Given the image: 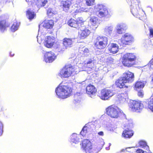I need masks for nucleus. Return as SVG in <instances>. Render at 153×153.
<instances>
[{
    "instance_id": "obj_55",
    "label": "nucleus",
    "mask_w": 153,
    "mask_h": 153,
    "mask_svg": "<svg viewBox=\"0 0 153 153\" xmlns=\"http://www.w3.org/2000/svg\"><path fill=\"white\" fill-rule=\"evenodd\" d=\"M106 149L107 150H109L110 149L109 147H106Z\"/></svg>"
},
{
    "instance_id": "obj_39",
    "label": "nucleus",
    "mask_w": 153,
    "mask_h": 153,
    "mask_svg": "<svg viewBox=\"0 0 153 153\" xmlns=\"http://www.w3.org/2000/svg\"><path fill=\"white\" fill-rule=\"evenodd\" d=\"M94 3V0H86L85 4L87 6L93 5Z\"/></svg>"
},
{
    "instance_id": "obj_44",
    "label": "nucleus",
    "mask_w": 153,
    "mask_h": 153,
    "mask_svg": "<svg viewBox=\"0 0 153 153\" xmlns=\"http://www.w3.org/2000/svg\"><path fill=\"white\" fill-rule=\"evenodd\" d=\"M114 59L111 57H109L107 59V62L108 63L112 64L113 63Z\"/></svg>"
},
{
    "instance_id": "obj_51",
    "label": "nucleus",
    "mask_w": 153,
    "mask_h": 153,
    "mask_svg": "<svg viewBox=\"0 0 153 153\" xmlns=\"http://www.w3.org/2000/svg\"><path fill=\"white\" fill-rule=\"evenodd\" d=\"M82 1V0H76V2H77L78 4L81 2Z\"/></svg>"
},
{
    "instance_id": "obj_52",
    "label": "nucleus",
    "mask_w": 153,
    "mask_h": 153,
    "mask_svg": "<svg viewBox=\"0 0 153 153\" xmlns=\"http://www.w3.org/2000/svg\"><path fill=\"white\" fill-rule=\"evenodd\" d=\"M78 94H75V95H74V98H75H75H77V97H78Z\"/></svg>"
},
{
    "instance_id": "obj_28",
    "label": "nucleus",
    "mask_w": 153,
    "mask_h": 153,
    "mask_svg": "<svg viewBox=\"0 0 153 153\" xmlns=\"http://www.w3.org/2000/svg\"><path fill=\"white\" fill-rule=\"evenodd\" d=\"M53 25V22L52 20H45L43 23V26L45 28L49 29L52 28Z\"/></svg>"
},
{
    "instance_id": "obj_41",
    "label": "nucleus",
    "mask_w": 153,
    "mask_h": 153,
    "mask_svg": "<svg viewBox=\"0 0 153 153\" xmlns=\"http://www.w3.org/2000/svg\"><path fill=\"white\" fill-rule=\"evenodd\" d=\"M149 36L150 38L153 37V29L152 28H149Z\"/></svg>"
},
{
    "instance_id": "obj_23",
    "label": "nucleus",
    "mask_w": 153,
    "mask_h": 153,
    "mask_svg": "<svg viewBox=\"0 0 153 153\" xmlns=\"http://www.w3.org/2000/svg\"><path fill=\"white\" fill-rule=\"evenodd\" d=\"M71 143L72 145L73 144H78L80 140V135L76 133H74L71 136Z\"/></svg>"
},
{
    "instance_id": "obj_10",
    "label": "nucleus",
    "mask_w": 153,
    "mask_h": 153,
    "mask_svg": "<svg viewBox=\"0 0 153 153\" xmlns=\"http://www.w3.org/2000/svg\"><path fill=\"white\" fill-rule=\"evenodd\" d=\"M134 40V38L131 34L126 33L122 36L121 39L118 40V42L121 46L123 44L128 45Z\"/></svg>"
},
{
    "instance_id": "obj_42",
    "label": "nucleus",
    "mask_w": 153,
    "mask_h": 153,
    "mask_svg": "<svg viewBox=\"0 0 153 153\" xmlns=\"http://www.w3.org/2000/svg\"><path fill=\"white\" fill-rule=\"evenodd\" d=\"M148 66H150V68L153 69V58L150 61L148 64Z\"/></svg>"
},
{
    "instance_id": "obj_38",
    "label": "nucleus",
    "mask_w": 153,
    "mask_h": 153,
    "mask_svg": "<svg viewBox=\"0 0 153 153\" xmlns=\"http://www.w3.org/2000/svg\"><path fill=\"white\" fill-rule=\"evenodd\" d=\"M77 24L79 25V28L80 27L82 26H84V25L83 20L81 18H78L77 20Z\"/></svg>"
},
{
    "instance_id": "obj_27",
    "label": "nucleus",
    "mask_w": 153,
    "mask_h": 153,
    "mask_svg": "<svg viewBox=\"0 0 153 153\" xmlns=\"http://www.w3.org/2000/svg\"><path fill=\"white\" fill-rule=\"evenodd\" d=\"M98 19L97 17L96 16H92L91 17L89 22L90 24L94 27L95 29L98 26Z\"/></svg>"
},
{
    "instance_id": "obj_30",
    "label": "nucleus",
    "mask_w": 153,
    "mask_h": 153,
    "mask_svg": "<svg viewBox=\"0 0 153 153\" xmlns=\"http://www.w3.org/2000/svg\"><path fill=\"white\" fill-rule=\"evenodd\" d=\"M128 97L127 93L125 92L119 94L117 96L119 101L120 103H123L126 101V99Z\"/></svg>"
},
{
    "instance_id": "obj_35",
    "label": "nucleus",
    "mask_w": 153,
    "mask_h": 153,
    "mask_svg": "<svg viewBox=\"0 0 153 153\" xmlns=\"http://www.w3.org/2000/svg\"><path fill=\"white\" fill-rule=\"evenodd\" d=\"M57 12L54 9L49 8L47 11V15L50 17L53 16L54 15L56 14Z\"/></svg>"
},
{
    "instance_id": "obj_26",
    "label": "nucleus",
    "mask_w": 153,
    "mask_h": 153,
    "mask_svg": "<svg viewBox=\"0 0 153 153\" xmlns=\"http://www.w3.org/2000/svg\"><path fill=\"white\" fill-rule=\"evenodd\" d=\"M108 48L109 51L113 53H117L118 51V46L115 43L109 44L108 46Z\"/></svg>"
},
{
    "instance_id": "obj_11",
    "label": "nucleus",
    "mask_w": 153,
    "mask_h": 153,
    "mask_svg": "<svg viewBox=\"0 0 153 153\" xmlns=\"http://www.w3.org/2000/svg\"><path fill=\"white\" fill-rule=\"evenodd\" d=\"M114 94V91L109 89L105 88L101 91L100 97L102 100H106Z\"/></svg>"
},
{
    "instance_id": "obj_47",
    "label": "nucleus",
    "mask_w": 153,
    "mask_h": 153,
    "mask_svg": "<svg viewBox=\"0 0 153 153\" xmlns=\"http://www.w3.org/2000/svg\"><path fill=\"white\" fill-rule=\"evenodd\" d=\"M3 128V125L1 122L0 121V132L2 131V129Z\"/></svg>"
},
{
    "instance_id": "obj_22",
    "label": "nucleus",
    "mask_w": 153,
    "mask_h": 153,
    "mask_svg": "<svg viewBox=\"0 0 153 153\" xmlns=\"http://www.w3.org/2000/svg\"><path fill=\"white\" fill-rule=\"evenodd\" d=\"M86 91L87 93L93 98L95 96L97 90L93 85H89L87 87Z\"/></svg>"
},
{
    "instance_id": "obj_57",
    "label": "nucleus",
    "mask_w": 153,
    "mask_h": 153,
    "mask_svg": "<svg viewBox=\"0 0 153 153\" xmlns=\"http://www.w3.org/2000/svg\"><path fill=\"white\" fill-rule=\"evenodd\" d=\"M79 99H80V97H79Z\"/></svg>"
},
{
    "instance_id": "obj_21",
    "label": "nucleus",
    "mask_w": 153,
    "mask_h": 153,
    "mask_svg": "<svg viewBox=\"0 0 153 153\" xmlns=\"http://www.w3.org/2000/svg\"><path fill=\"white\" fill-rule=\"evenodd\" d=\"M113 29L114 27L112 25L106 26L103 29L104 34L108 37H116L112 34Z\"/></svg>"
},
{
    "instance_id": "obj_43",
    "label": "nucleus",
    "mask_w": 153,
    "mask_h": 153,
    "mask_svg": "<svg viewBox=\"0 0 153 153\" xmlns=\"http://www.w3.org/2000/svg\"><path fill=\"white\" fill-rule=\"evenodd\" d=\"M78 11L79 12H87L88 11V10L86 8H84L83 7H81L78 9Z\"/></svg>"
},
{
    "instance_id": "obj_29",
    "label": "nucleus",
    "mask_w": 153,
    "mask_h": 153,
    "mask_svg": "<svg viewBox=\"0 0 153 153\" xmlns=\"http://www.w3.org/2000/svg\"><path fill=\"white\" fill-rule=\"evenodd\" d=\"M94 63L92 60L91 59H89L88 60L85 62L84 65L82 67V69H84L85 68H88L92 70V69L94 68Z\"/></svg>"
},
{
    "instance_id": "obj_13",
    "label": "nucleus",
    "mask_w": 153,
    "mask_h": 153,
    "mask_svg": "<svg viewBox=\"0 0 153 153\" xmlns=\"http://www.w3.org/2000/svg\"><path fill=\"white\" fill-rule=\"evenodd\" d=\"M62 3L63 10L66 12L68 11L71 4H74V6L76 7H78L79 5L76 0H67L62 1Z\"/></svg>"
},
{
    "instance_id": "obj_50",
    "label": "nucleus",
    "mask_w": 153,
    "mask_h": 153,
    "mask_svg": "<svg viewBox=\"0 0 153 153\" xmlns=\"http://www.w3.org/2000/svg\"><path fill=\"white\" fill-rule=\"evenodd\" d=\"M98 135L100 136H102L103 135V132L102 131H100L98 133Z\"/></svg>"
},
{
    "instance_id": "obj_58",
    "label": "nucleus",
    "mask_w": 153,
    "mask_h": 153,
    "mask_svg": "<svg viewBox=\"0 0 153 153\" xmlns=\"http://www.w3.org/2000/svg\"><path fill=\"white\" fill-rule=\"evenodd\" d=\"M126 126H125V127H126Z\"/></svg>"
},
{
    "instance_id": "obj_31",
    "label": "nucleus",
    "mask_w": 153,
    "mask_h": 153,
    "mask_svg": "<svg viewBox=\"0 0 153 153\" xmlns=\"http://www.w3.org/2000/svg\"><path fill=\"white\" fill-rule=\"evenodd\" d=\"M68 24L70 26L77 29L79 28V25L77 24L76 21L74 19H71L69 20L68 22Z\"/></svg>"
},
{
    "instance_id": "obj_18",
    "label": "nucleus",
    "mask_w": 153,
    "mask_h": 153,
    "mask_svg": "<svg viewBox=\"0 0 153 153\" xmlns=\"http://www.w3.org/2000/svg\"><path fill=\"white\" fill-rule=\"evenodd\" d=\"M132 126L133 125L131 121L130 123L127 126V127L129 128L132 127ZM133 131L131 130H129L128 128L127 130L125 129L123 131L122 135L125 138H130L133 135Z\"/></svg>"
},
{
    "instance_id": "obj_9",
    "label": "nucleus",
    "mask_w": 153,
    "mask_h": 153,
    "mask_svg": "<svg viewBox=\"0 0 153 153\" xmlns=\"http://www.w3.org/2000/svg\"><path fill=\"white\" fill-rule=\"evenodd\" d=\"M129 107L131 110L137 112H140L144 108L143 104L140 101H133L131 102Z\"/></svg>"
},
{
    "instance_id": "obj_45",
    "label": "nucleus",
    "mask_w": 153,
    "mask_h": 153,
    "mask_svg": "<svg viewBox=\"0 0 153 153\" xmlns=\"http://www.w3.org/2000/svg\"><path fill=\"white\" fill-rule=\"evenodd\" d=\"M143 90H140L138 91V95L140 97H142L143 96Z\"/></svg>"
},
{
    "instance_id": "obj_19",
    "label": "nucleus",
    "mask_w": 153,
    "mask_h": 153,
    "mask_svg": "<svg viewBox=\"0 0 153 153\" xmlns=\"http://www.w3.org/2000/svg\"><path fill=\"white\" fill-rule=\"evenodd\" d=\"M122 77L127 83L132 82L134 79V74L129 71H127L124 73Z\"/></svg>"
},
{
    "instance_id": "obj_16",
    "label": "nucleus",
    "mask_w": 153,
    "mask_h": 153,
    "mask_svg": "<svg viewBox=\"0 0 153 153\" xmlns=\"http://www.w3.org/2000/svg\"><path fill=\"white\" fill-rule=\"evenodd\" d=\"M56 58V56L51 51L47 52L44 55V60L47 63L52 62Z\"/></svg>"
},
{
    "instance_id": "obj_34",
    "label": "nucleus",
    "mask_w": 153,
    "mask_h": 153,
    "mask_svg": "<svg viewBox=\"0 0 153 153\" xmlns=\"http://www.w3.org/2000/svg\"><path fill=\"white\" fill-rule=\"evenodd\" d=\"M48 2L47 0H38L36 3L38 7H44Z\"/></svg>"
},
{
    "instance_id": "obj_4",
    "label": "nucleus",
    "mask_w": 153,
    "mask_h": 153,
    "mask_svg": "<svg viewBox=\"0 0 153 153\" xmlns=\"http://www.w3.org/2000/svg\"><path fill=\"white\" fill-rule=\"evenodd\" d=\"M136 57L134 54L127 53L123 55L122 57V63L127 67H131L135 63Z\"/></svg>"
},
{
    "instance_id": "obj_49",
    "label": "nucleus",
    "mask_w": 153,
    "mask_h": 153,
    "mask_svg": "<svg viewBox=\"0 0 153 153\" xmlns=\"http://www.w3.org/2000/svg\"><path fill=\"white\" fill-rule=\"evenodd\" d=\"M148 42L149 44L153 45V40H150Z\"/></svg>"
},
{
    "instance_id": "obj_53",
    "label": "nucleus",
    "mask_w": 153,
    "mask_h": 153,
    "mask_svg": "<svg viewBox=\"0 0 153 153\" xmlns=\"http://www.w3.org/2000/svg\"><path fill=\"white\" fill-rule=\"evenodd\" d=\"M11 52H10V54L11 56H14V54H11Z\"/></svg>"
},
{
    "instance_id": "obj_37",
    "label": "nucleus",
    "mask_w": 153,
    "mask_h": 153,
    "mask_svg": "<svg viewBox=\"0 0 153 153\" xmlns=\"http://www.w3.org/2000/svg\"><path fill=\"white\" fill-rule=\"evenodd\" d=\"M19 24L16 22H14L11 28V30L13 32H15L17 30L19 27Z\"/></svg>"
},
{
    "instance_id": "obj_12",
    "label": "nucleus",
    "mask_w": 153,
    "mask_h": 153,
    "mask_svg": "<svg viewBox=\"0 0 153 153\" xmlns=\"http://www.w3.org/2000/svg\"><path fill=\"white\" fill-rule=\"evenodd\" d=\"M95 130L94 126L91 123H88L86 124L83 127L80 132V134L82 136H84L87 133L91 132Z\"/></svg>"
},
{
    "instance_id": "obj_24",
    "label": "nucleus",
    "mask_w": 153,
    "mask_h": 153,
    "mask_svg": "<svg viewBox=\"0 0 153 153\" xmlns=\"http://www.w3.org/2000/svg\"><path fill=\"white\" fill-rule=\"evenodd\" d=\"M104 144V142L102 140L100 142H98L93 146V152L95 153H98L102 149Z\"/></svg>"
},
{
    "instance_id": "obj_3",
    "label": "nucleus",
    "mask_w": 153,
    "mask_h": 153,
    "mask_svg": "<svg viewBox=\"0 0 153 153\" xmlns=\"http://www.w3.org/2000/svg\"><path fill=\"white\" fill-rule=\"evenodd\" d=\"M131 12L132 15L135 17L139 18L142 20V16L144 17L145 13L141 8L140 2L136 0L130 6Z\"/></svg>"
},
{
    "instance_id": "obj_40",
    "label": "nucleus",
    "mask_w": 153,
    "mask_h": 153,
    "mask_svg": "<svg viewBox=\"0 0 153 153\" xmlns=\"http://www.w3.org/2000/svg\"><path fill=\"white\" fill-rule=\"evenodd\" d=\"M81 51L82 52V54H84V55L86 56L88 55L87 53H88V48L83 47L81 49Z\"/></svg>"
},
{
    "instance_id": "obj_17",
    "label": "nucleus",
    "mask_w": 153,
    "mask_h": 153,
    "mask_svg": "<svg viewBox=\"0 0 153 153\" xmlns=\"http://www.w3.org/2000/svg\"><path fill=\"white\" fill-rule=\"evenodd\" d=\"M55 38L53 36H47L44 40V44L45 46L48 48H51L54 45Z\"/></svg>"
},
{
    "instance_id": "obj_25",
    "label": "nucleus",
    "mask_w": 153,
    "mask_h": 153,
    "mask_svg": "<svg viewBox=\"0 0 153 153\" xmlns=\"http://www.w3.org/2000/svg\"><path fill=\"white\" fill-rule=\"evenodd\" d=\"M127 83L124 80V79L122 77L118 79L115 82L116 85L117 87L120 88L124 87L128 88V86L125 85V83Z\"/></svg>"
},
{
    "instance_id": "obj_33",
    "label": "nucleus",
    "mask_w": 153,
    "mask_h": 153,
    "mask_svg": "<svg viewBox=\"0 0 153 153\" xmlns=\"http://www.w3.org/2000/svg\"><path fill=\"white\" fill-rule=\"evenodd\" d=\"M138 144L141 148L147 151L149 150V147L147 145V143L146 141L143 140H140Z\"/></svg>"
},
{
    "instance_id": "obj_54",
    "label": "nucleus",
    "mask_w": 153,
    "mask_h": 153,
    "mask_svg": "<svg viewBox=\"0 0 153 153\" xmlns=\"http://www.w3.org/2000/svg\"><path fill=\"white\" fill-rule=\"evenodd\" d=\"M75 100L76 102H78L79 101V99H78L77 100V99H75Z\"/></svg>"
},
{
    "instance_id": "obj_2",
    "label": "nucleus",
    "mask_w": 153,
    "mask_h": 153,
    "mask_svg": "<svg viewBox=\"0 0 153 153\" xmlns=\"http://www.w3.org/2000/svg\"><path fill=\"white\" fill-rule=\"evenodd\" d=\"M106 114L111 118H118L121 114L123 118L126 119V116L123 111L115 105H111L108 106L106 108Z\"/></svg>"
},
{
    "instance_id": "obj_15",
    "label": "nucleus",
    "mask_w": 153,
    "mask_h": 153,
    "mask_svg": "<svg viewBox=\"0 0 153 153\" xmlns=\"http://www.w3.org/2000/svg\"><path fill=\"white\" fill-rule=\"evenodd\" d=\"M78 29H79V36L81 39H84L88 36L91 33L88 27L85 26H82Z\"/></svg>"
},
{
    "instance_id": "obj_36",
    "label": "nucleus",
    "mask_w": 153,
    "mask_h": 153,
    "mask_svg": "<svg viewBox=\"0 0 153 153\" xmlns=\"http://www.w3.org/2000/svg\"><path fill=\"white\" fill-rule=\"evenodd\" d=\"M27 15L29 19L31 20L34 18L35 14L34 12L28 10L27 11Z\"/></svg>"
},
{
    "instance_id": "obj_46",
    "label": "nucleus",
    "mask_w": 153,
    "mask_h": 153,
    "mask_svg": "<svg viewBox=\"0 0 153 153\" xmlns=\"http://www.w3.org/2000/svg\"><path fill=\"white\" fill-rule=\"evenodd\" d=\"M136 152L137 153H144L145 151L141 149H138L136 150Z\"/></svg>"
},
{
    "instance_id": "obj_14",
    "label": "nucleus",
    "mask_w": 153,
    "mask_h": 153,
    "mask_svg": "<svg viewBox=\"0 0 153 153\" xmlns=\"http://www.w3.org/2000/svg\"><path fill=\"white\" fill-rule=\"evenodd\" d=\"M82 148L86 153L93 152V147H92L90 141L87 139L84 140L82 143Z\"/></svg>"
},
{
    "instance_id": "obj_1",
    "label": "nucleus",
    "mask_w": 153,
    "mask_h": 153,
    "mask_svg": "<svg viewBox=\"0 0 153 153\" xmlns=\"http://www.w3.org/2000/svg\"><path fill=\"white\" fill-rule=\"evenodd\" d=\"M72 91V88L69 85L60 83L56 88L55 92L58 97L64 99L69 97Z\"/></svg>"
},
{
    "instance_id": "obj_8",
    "label": "nucleus",
    "mask_w": 153,
    "mask_h": 153,
    "mask_svg": "<svg viewBox=\"0 0 153 153\" xmlns=\"http://www.w3.org/2000/svg\"><path fill=\"white\" fill-rule=\"evenodd\" d=\"M94 10L97 11V14L99 17H103L108 14V11L106 7L102 4L95 5Z\"/></svg>"
},
{
    "instance_id": "obj_20",
    "label": "nucleus",
    "mask_w": 153,
    "mask_h": 153,
    "mask_svg": "<svg viewBox=\"0 0 153 153\" xmlns=\"http://www.w3.org/2000/svg\"><path fill=\"white\" fill-rule=\"evenodd\" d=\"M127 26L125 23H118L115 28L117 33L122 34L124 31L127 29Z\"/></svg>"
},
{
    "instance_id": "obj_7",
    "label": "nucleus",
    "mask_w": 153,
    "mask_h": 153,
    "mask_svg": "<svg viewBox=\"0 0 153 153\" xmlns=\"http://www.w3.org/2000/svg\"><path fill=\"white\" fill-rule=\"evenodd\" d=\"M96 41L95 46L98 49H103L108 44V38L105 36H99L97 37Z\"/></svg>"
},
{
    "instance_id": "obj_6",
    "label": "nucleus",
    "mask_w": 153,
    "mask_h": 153,
    "mask_svg": "<svg viewBox=\"0 0 153 153\" xmlns=\"http://www.w3.org/2000/svg\"><path fill=\"white\" fill-rule=\"evenodd\" d=\"M74 68L71 64L66 65L60 71L59 76L61 78H67L69 77L73 72L74 71Z\"/></svg>"
},
{
    "instance_id": "obj_56",
    "label": "nucleus",
    "mask_w": 153,
    "mask_h": 153,
    "mask_svg": "<svg viewBox=\"0 0 153 153\" xmlns=\"http://www.w3.org/2000/svg\"><path fill=\"white\" fill-rule=\"evenodd\" d=\"M111 144L110 143H109V146H111Z\"/></svg>"
},
{
    "instance_id": "obj_5",
    "label": "nucleus",
    "mask_w": 153,
    "mask_h": 153,
    "mask_svg": "<svg viewBox=\"0 0 153 153\" xmlns=\"http://www.w3.org/2000/svg\"><path fill=\"white\" fill-rule=\"evenodd\" d=\"M74 39L65 38L63 40L62 47V44H60L59 42H57L56 45H54V47L57 49L58 52H62L65 49L72 46Z\"/></svg>"
},
{
    "instance_id": "obj_32",
    "label": "nucleus",
    "mask_w": 153,
    "mask_h": 153,
    "mask_svg": "<svg viewBox=\"0 0 153 153\" xmlns=\"http://www.w3.org/2000/svg\"><path fill=\"white\" fill-rule=\"evenodd\" d=\"M146 82L143 81H138L135 84V87L136 90H138V89L143 88Z\"/></svg>"
},
{
    "instance_id": "obj_48",
    "label": "nucleus",
    "mask_w": 153,
    "mask_h": 153,
    "mask_svg": "<svg viewBox=\"0 0 153 153\" xmlns=\"http://www.w3.org/2000/svg\"><path fill=\"white\" fill-rule=\"evenodd\" d=\"M43 36V35H42H42L40 36H39V34H38V35L37 36V41H38V42H39V40H42V38Z\"/></svg>"
}]
</instances>
